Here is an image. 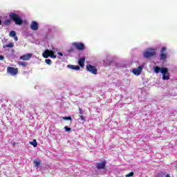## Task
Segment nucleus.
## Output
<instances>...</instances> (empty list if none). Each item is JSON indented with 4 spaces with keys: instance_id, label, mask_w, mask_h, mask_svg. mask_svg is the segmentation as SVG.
I'll return each mask as SVG.
<instances>
[{
    "instance_id": "24",
    "label": "nucleus",
    "mask_w": 177,
    "mask_h": 177,
    "mask_svg": "<svg viewBox=\"0 0 177 177\" xmlns=\"http://www.w3.org/2000/svg\"><path fill=\"white\" fill-rule=\"evenodd\" d=\"M63 120H68V121H71V116H65L64 118H62Z\"/></svg>"
},
{
    "instance_id": "25",
    "label": "nucleus",
    "mask_w": 177,
    "mask_h": 177,
    "mask_svg": "<svg viewBox=\"0 0 177 177\" xmlns=\"http://www.w3.org/2000/svg\"><path fill=\"white\" fill-rule=\"evenodd\" d=\"M64 129H65L66 132H70L71 131V128H70L67 126L64 127Z\"/></svg>"
},
{
    "instance_id": "28",
    "label": "nucleus",
    "mask_w": 177,
    "mask_h": 177,
    "mask_svg": "<svg viewBox=\"0 0 177 177\" xmlns=\"http://www.w3.org/2000/svg\"><path fill=\"white\" fill-rule=\"evenodd\" d=\"M49 57H52L53 59H56L57 56L55 54H49Z\"/></svg>"
},
{
    "instance_id": "33",
    "label": "nucleus",
    "mask_w": 177,
    "mask_h": 177,
    "mask_svg": "<svg viewBox=\"0 0 177 177\" xmlns=\"http://www.w3.org/2000/svg\"><path fill=\"white\" fill-rule=\"evenodd\" d=\"M3 59H5L3 55H0V60H3Z\"/></svg>"
},
{
    "instance_id": "13",
    "label": "nucleus",
    "mask_w": 177,
    "mask_h": 177,
    "mask_svg": "<svg viewBox=\"0 0 177 177\" xmlns=\"http://www.w3.org/2000/svg\"><path fill=\"white\" fill-rule=\"evenodd\" d=\"M96 167H97V169H99V170L104 169V168H106V162L97 163Z\"/></svg>"
},
{
    "instance_id": "30",
    "label": "nucleus",
    "mask_w": 177,
    "mask_h": 177,
    "mask_svg": "<svg viewBox=\"0 0 177 177\" xmlns=\"http://www.w3.org/2000/svg\"><path fill=\"white\" fill-rule=\"evenodd\" d=\"M14 46L13 45H3V48H12Z\"/></svg>"
},
{
    "instance_id": "5",
    "label": "nucleus",
    "mask_w": 177,
    "mask_h": 177,
    "mask_svg": "<svg viewBox=\"0 0 177 177\" xmlns=\"http://www.w3.org/2000/svg\"><path fill=\"white\" fill-rule=\"evenodd\" d=\"M168 54H167V48L162 47L159 54V57L161 62H165L167 60Z\"/></svg>"
},
{
    "instance_id": "37",
    "label": "nucleus",
    "mask_w": 177,
    "mask_h": 177,
    "mask_svg": "<svg viewBox=\"0 0 177 177\" xmlns=\"http://www.w3.org/2000/svg\"><path fill=\"white\" fill-rule=\"evenodd\" d=\"M8 45H13V44H12V43H10Z\"/></svg>"
},
{
    "instance_id": "12",
    "label": "nucleus",
    "mask_w": 177,
    "mask_h": 177,
    "mask_svg": "<svg viewBox=\"0 0 177 177\" xmlns=\"http://www.w3.org/2000/svg\"><path fill=\"white\" fill-rule=\"evenodd\" d=\"M32 57V54L28 53V54H26V55H24L21 56L20 59L21 60H30V59H31Z\"/></svg>"
},
{
    "instance_id": "32",
    "label": "nucleus",
    "mask_w": 177,
    "mask_h": 177,
    "mask_svg": "<svg viewBox=\"0 0 177 177\" xmlns=\"http://www.w3.org/2000/svg\"><path fill=\"white\" fill-rule=\"evenodd\" d=\"M109 57V56L106 57V60H108L110 63H113V59H110Z\"/></svg>"
},
{
    "instance_id": "9",
    "label": "nucleus",
    "mask_w": 177,
    "mask_h": 177,
    "mask_svg": "<svg viewBox=\"0 0 177 177\" xmlns=\"http://www.w3.org/2000/svg\"><path fill=\"white\" fill-rule=\"evenodd\" d=\"M30 28L33 31H37L39 28V26L37 21H32L30 24Z\"/></svg>"
},
{
    "instance_id": "36",
    "label": "nucleus",
    "mask_w": 177,
    "mask_h": 177,
    "mask_svg": "<svg viewBox=\"0 0 177 177\" xmlns=\"http://www.w3.org/2000/svg\"><path fill=\"white\" fill-rule=\"evenodd\" d=\"M2 24V21L0 19V26Z\"/></svg>"
},
{
    "instance_id": "20",
    "label": "nucleus",
    "mask_w": 177,
    "mask_h": 177,
    "mask_svg": "<svg viewBox=\"0 0 177 177\" xmlns=\"http://www.w3.org/2000/svg\"><path fill=\"white\" fill-rule=\"evenodd\" d=\"M4 24L5 26H10V24H12V21H10V19H7L4 21Z\"/></svg>"
},
{
    "instance_id": "29",
    "label": "nucleus",
    "mask_w": 177,
    "mask_h": 177,
    "mask_svg": "<svg viewBox=\"0 0 177 177\" xmlns=\"http://www.w3.org/2000/svg\"><path fill=\"white\" fill-rule=\"evenodd\" d=\"M79 113L81 114V115H82L85 111H84L81 108H79Z\"/></svg>"
},
{
    "instance_id": "7",
    "label": "nucleus",
    "mask_w": 177,
    "mask_h": 177,
    "mask_svg": "<svg viewBox=\"0 0 177 177\" xmlns=\"http://www.w3.org/2000/svg\"><path fill=\"white\" fill-rule=\"evenodd\" d=\"M161 74H162V80L166 81L169 80V72H168V68H163L161 71Z\"/></svg>"
},
{
    "instance_id": "14",
    "label": "nucleus",
    "mask_w": 177,
    "mask_h": 177,
    "mask_svg": "<svg viewBox=\"0 0 177 177\" xmlns=\"http://www.w3.org/2000/svg\"><path fill=\"white\" fill-rule=\"evenodd\" d=\"M115 67L117 68H125V67H127V65H125L123 62H120L116 63Z\"/></svg>"
},
{
    "instance_id": "16",
    "label": "nucleus",
    "mask_w": 177,
    "mask_h": 177,
    "mask_svg": "<svg viewBox=\"0 0 177 177\" xmlns=\"http://www.w3.org/2000/svg\"><path fill=\"white\" fill-rule=\"evenodd\" d=\"M164 68H165V67L160 68L159 66H154L153 71L156 74H158L159 73H161Z\"/></svg>"
},
{
    "instance_id": "3",
    "label": "nucleus",
    "mask_w": 177,
    "mask_h": 177,
    "mask_svg": "<svg viewBox=\"0 0 177 177\" xmlns=\"http://www.w3.org/2000/svg\"><path fill=\"white\" fill-rule=\"evenodd\" d=\"M10 19L12 20V21H15L17 26H21L23 24V19L16 13H11L10 15Z\"/></svg>"
},
{
    "instance_id": "18",
    "label": "nucleus",
    "mask_w": 177,
    "mask_h": 177,
    "mask_svg": "<svg viewBox=\"0 0 177 177\" xmlns=\"http://www.w3.org/2000/svg\"><path fill=\"white\" fill-rule=\"evenodd\" d=\"M30 145L33 146V147H37L38 146V142H37V140H33L32 141H30Z\"/></svg>"
},
{
    "instance_id": "31",
    "label": "nucleus",
    "mask_w": 177,
    "mask_h": 177,
    "mask_svg": "<svg viewBox=\"0 0 177 177\" xmlns=\"http://www.w3.org/2000/svg\"><path fill=\"white\" fill-rule=\"evenodd\" d=\"M72 45H84L83 43H78V42H73L72 43Z\"/></svg>"
},
{
    "instance_id": "10",
    "label": "nucleus",
    "mask_w": 177,
    "mask_h": 177,
    "mask_svg": "<svg viewBox=\"0 0 177 177\" xmlns=\"http://www.w3.org/2000/svg\"><path fill=\"white\" fill-rule=\"evenodd\" d=\"M143 70V66L140 65L138 67V68H134L133 71V74L135 75H140V73H142V71Z\"/></svg>"
},
{
    "instance_id": "22",
    "label": "nucleus",
    "mask_w": 177,
    "mask_h": 177,
    "mask_svg": "<svg viewBox=\"0 0 177 177\" xmlns=\"http://www.w3.org/2000/svg\"><path fill=\"white\" fill-rule=\"evenodd\" d=\"M45 63H46V64H48L49 66H50V64H52V60H50V59H46L45 60Z\"/></svg>"
},
{
    "instance_id": "6",
    "label": "nucleus",
    "mask_w": 177,
    "mask_h": 177,
    "mask_svg": "<svg viewBox=\"0 0 177 177\" xmlns=\"http://www.w3.org/2000/svg\"><path fill=\"white\" fill-rule=\"evenodd\" d=\"M7 73L15 77V75H17V74L19 73V70L17 68L9 66L7 68Z\"/></svg>"
},
{
    "instance_id": "27",
    "label": "nucleus",
    "mask_w": 177,
    "mask_h": 177,
    "mask_svg": "<svg viewBox=\"0 0 177 177\" xmlns=\"http://www.w3.org/2000/svg\"><path fill=\"white\" fill-rule=\"evenodd\" d=\"M79 117L80 120H82V121H86V120L85 119V117H84L82 115H80Z\"/></svg>"
},
{
    "instance_id": "8",
    "label": "nucleus",
    "mask_w": 177,
    "mask_h": 177,
    "mask_svg": "<svg viewBox=\"0 0 177 177\" xmlns=\"http://www.w3.org/2000/svg\"><path fill=\"white\" fill-rule=\"evenodd\" d=\"M86 70L87 71H89L90 73H91V74H97V69L96 68L95 66H93L91 64H88L86 66Z\"/></svg>"
},
{
    "instance_id": "17",
    "label": "nucleus",
    "mask_w": 177,
    "mask_h": 177,
    "mask_svg": "<svg viewBox=\"0 0 177 177\" xmlns=\"http://www.w3.org/2000/svg\"><path fill=\"white\" fill-rule=\"evenodd\" d=\"M68 68H71V70H76L78 71L80 70V66H75V65H68Z\"/></svg>"
},
{
    "instance_id": "19",
    "label": "nucleus",
    "mask_w": 177,
    "mask_h": 177,
    "mask_svg": "<svg viewBox=\"0 0 177 177\" xmlns=\"http://www.w3.org/2000/svg\"><path fill=\"white\" fill-rule=\"evenodd\" d=\"M33 163L35 164V167H36L37 168H38L39 167V165H41V160H34Z\"/></svg>"
},
{
    "instance_id": "4",
    "label": "nucleus",
    "mask_w": 177,
    "mask_h": 177,
    "mask_svg": "<svg viewBox=\"0 0 177 177\" xmlns=\"http://www.w3.org/2000/svg\"><path fill=\"white\" fill-rule=\"evenodd\" d=\"M85 49L84 45H74L70 48V49L66 50L68 53H75L77 50H84Z\"/></svg>"
},
{
    "instance_id": "15",
    "label": "nucleus",
    "mask_w": 177,
    "mask_h": 177,
    "mask_svg": "<svg viewBox=\"0 0 177 177\" xmlns=\"http://www.w3.org/2000/svg\"><path fill=\"white\" fill-rule=\"evenodd\" d=\"M78 64L80 67H84L85 66V57H81L78 60Z\"/></svg>"
},
{
    "instance_id": "35",
    "label": "nucleus",
    "mask_w": 177,
    "mask_h": 177,
    "mask_svg": "<svg viewBox=\"0 0 177 177\" xmlns=\"http://www.w3.org/2000/svg\"><path fill=\"white\" fill-rule=\"evenodd\" d=\"M14 37H15V41H18L19 39L17 38V37L15 36Z\"/></svg>"
},
{
    "instance_id": "34",
    "label": "nucleus",
    "mask_w": 177,
    "mask_h": 177,
    "mask_svg": "<svg viewBox=\"0 0 177 177\" xmlns=\"http://www.w3.org/2000/svg\"><path fill=\"white\" fill-rule=\"evenodd\" d=\"M57 55H59V56H63V54L60 52H57Z\"/></svg>"
},
{
    "instance_id": "21",
    "label": "nucleus",
    "mask_w": 177,
    "mask_h": 177,
    "mask_svg": "<svg viewBox=\"0 0 177 177\" xmlns=\"http://www.w3.org/2000/svg\"><path fill=\"white\" fill-rule=\"evenodd\" d=\"M10 37H16V32L15 30H12L10 32Z\"/></svg>"
},
{
    "instance_id": "26",
    "label": "nucleus",
    "mask_w": 177,
    "mask_h": 177,
    "mask_svg": "<svg viewBox=\"0 0 177 177\" xmlns=\"http://www.w3.org/2000/svg\"><path fill=\"white\" fill-rule=\"evenodd\" d=\"M134 174H135V173H133V171H131V172L127 174L126 175V177L133 176Z\"/></svg>"
},
{
    "instance_id": "2",
    "label": "nucleus",
    "mask_w": 177,
    "mask_h": 177,
    "mask_svg": "<svg viewBox=\"0 0 177 177\" xmlns=\"http://www.w3.org/2000/svg\"><path fill=\"white\" fill-rule=\"evenodd\" d=\"M56 52H59V49L51 45L49 49H46L44 50L42 55L44 59H48V57H49V55H55Z\"/></svg>"
},
{
    "instance_id": "1",
    "label": "nucleus",
    "mask_w": 177,
    "mask_h": 177,
    "mask_svg": "<svg viewBox=\"0 0 177 177\" xmlns=\"http://www.w3.org/2000/svg\"><path fill=\"white\" fill-rule=\"evenodd\" d=\"M142 55L144 59H151V57H156L157 56V50L149 48L143 52Z\"/></svg>"
},
{
    "instance_id": "11",
    "label": "nucleus",
    "mask_w": 177,
    "mask_h": 177,
    "mask_svg": "<svg viewBox=\"0 0 177 177\" xmlns=\"http://www.w3.org/2000/svg\"><path fill=\"white\" fill-rule=\"evenodd\" d=\"M156 177H171V175L165 171H159L156 174Z\"/></svg>"
},
{
    "instance_id": "23",
    "label": "nucleus",
    "mask_w": 177,
    "mask_h": 177,
    "mask_svg": "<svg viewBox=\"0 0 177 177\" xmlns=\"http://www.w3.org/2000/svg\"><path fill=\"white\" fill-rule=\"evenodd\" d=\"M19 64L20 66H23V67H26L27 66V62H19Z\"/></svg>"
}]
</instances>
